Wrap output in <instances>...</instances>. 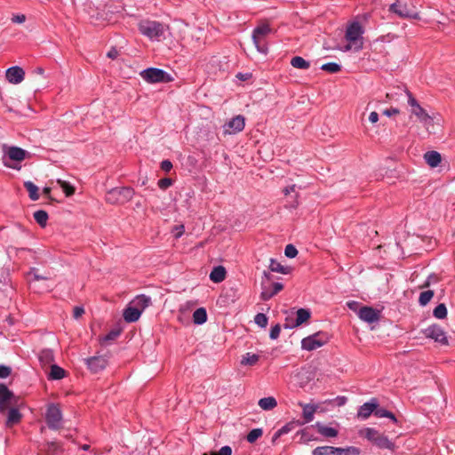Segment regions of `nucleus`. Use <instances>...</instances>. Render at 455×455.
<instances>
[{
    "instance_id": "nucleus-1",
    "label": "nucleus",
    "mask_w": 455,
    "mask_h": 455,
    "mask_svg": "<svg viewBox=\"0 0 455 455\" xmlns=\"http://www.w3.org/2000/svg\"><path fill=\"white\" fill-rule=\"evenodd\" d=\"M364 29L360 22L352 21L347 24L345 33L347 44L340 48L342 52H359L363 48Z\"/></svg>"
},
{
    "instance_id": "nucleus-2",
    "label": "nucleus",
    "mask_w": 455,
    "mask_h": 455,
    "mask_svg": "<svg viewBox=\"0 0 455 455\" xmlns=\"http://www.w3.org/2000/svg\"><path fill=\"white\" fill-rule=\"evenodd\" d=\"M32 154L16 146H3V162L11 169L20 170L21 162L31 158Z\"/></svg>"
},
{
    "instance_id": "nucleus-3",
    "label": "nucleus",
    "mask_w": 455,
    "mask_h": 455,
    "mask_svg": "<svg viewBox=\"0 0 455 455\" xmlns=\"http://www.w3.org/2000/svg\"><path fill=\"white\" fill-rule=\"evenodd\" d=\"M138 28L143 36L156 41H160L165 32L164 25L156 20H141L139 22Z\"/></svg>"
},
{
    "instance_id": "nucleus-4",
    "label": "nucleus",
    "mask_w": 455,
    "mask_h": 455,
    "mask_svg": "<svg viewBox=\"0 0 455 455\" xmlns=\"http://www.w3.org/2000/svg\"><path fill=\"white\" fill-rule=\"evenodd\" d=\"M360 435L365 437L368 441L380 449L394 451L395 443L388 437L372 427H365L360 431Z\"/></svg>"
},
{
    "instance_id": "nucleus-5",
    "label": "nucleus",
    "mask_w": 455,
    "mask_h": 455,
    "mask_svg": "<svg viewBox=\"0 0 455 455\" xmlns=\"http://www.w3.org/2000/svg\"><path fill=\"white\" fill-rule=\"evenodd\" d=\"M408 95V104L411 107V115L415 116L422 125L429 132H432L431 127L434 124V116H430L411 95V92H406Z\"/></svg>"
},
{
    "instance_id": "nucleus-6",
    "label": "nucleus",
    "mask_w": 455,
    "mask_h": 455,
    "mask_svg": "<svg viewBox=\"0 0 455 455\" xmlns=\"http://www.w3.org/2000/svg\"><path fill=\"white\" fill-rule=\"evenodd\" d=\"M271 32L272 29L267 23H261L253 29L252 41L259 52L267 54V45L266 38Z\"/></svg>"
},
{
    "instance_id": "nucleus-7",
    "label": "nucleus",
    "mask_w": 455,
    "mask_h": 455,
    "mask_svg": "<svg viewBox=\"0 0 455 455\" xmlns=\"http://www.w3.org/2000/svg\"><path fill=\"white\" fill-rule=\"evenodd\" d=\"M329 341V335L324 331H318L301 340V348L307 351L315 350Z\"/></svg>"
},
{
    "instance_id": "nucleus-8",
    "label": "nucleus",
    "mask_w": 455,
    "mask_h": 455,
    "mask_svg": "<svg viewBox=\"0 0 455 455\" xmlns=\"http://www.w3.org/2000/svg\"><path fill=\"white\" fill-rule=\"evenodd\" d=\"M140 76L148 83H163L172 81L171 76L163 69L149 68L140 72Z\"/></svg>"
},
{
    "instance_id": "nucleus-9",
    "label": "nucleus",
    "mask_w": 455,
    "mask_h": 455,
    "mask_svg": "<svg viewBox=\"0 0 455 455\" xmlns=\"http://www.w3.org/2000/svg\"><path fill=\"white\" fill-rule=\"evenodd\" d=\"M133 196V190L128 187L116 188L109 191L107 201L110 204H124Z\"/></svg>"
},
{
    "instance_id": "nucleus-10",
    "label": "nucleus",
    "mask_w": 455,
    "mask_h": 455,
    "mask_svg": "<svg viewBox=\"0 0 455 455\" xmlns=\"http://www.w3.org/2000/svg\"><path fill=\"white\" fill-rule=\"evenodd\" d=\"M45 419L49 428L59 429L62 422V413L57 404L51 403L46 410Z\"/></svg>"
},
{
    "instance_id": "nucleus-11",
    "label": "nucleus",
    "mask_w": 455,
    "mask_h": 455,
    "mask_svg": "<svg viewBox=\"0 0 455 455\" xmlns=\"http://www.w3.org/2000/svg\"><path fill=\"white\" fill-rule=\"evenodd\" d=\"M422 333L426 338L434 339L435 342L446 346L449 344L448 338L444 330L438 324H431L427 328L422 330Z\"/></svg>"
},
{
    "instance_id": "nucleus-12",
    "label": "nucleus",
    "mask_w": 455,
    "mask_h": 455,
    "mask_svg": "<svg viewBox=\"0 0 455 455\" xmlns=\"http://www.w3.org/2000/svg\"><path fill=\"white\" fill-rule=\"evenodd\" d=\"M244 117L241 115H238L231 118L223 125V132L225 134H235L237 132H242L244 128Z\"/></svg>"
},
{
    "instance_id": "nucleus-13",
    "label": "nucleus",
    "mask_w": 455,
    "mask_h": 455,
    "mask_svg": "<svg viewBox=\"0 0 455 455\" xmlns=\"http://www.w3.org/2000/svg\"><path fill=\"white\" fill-rule=\"evenodd\" d=\"M390 10L401 18H409L414 20L419 18V13L414 8L408 7L406 4H403L399 2L391 4Z\"/></svg>"
},
{
    "instance_id": "nucleus-14",
    "label": "nucleus",
    "mask_w": 455,
    "mask_h": 455,
    "mask_svg": "<svg viewBox=\"0 0 455 455\" xmlns=\"http://www.w3.org/2000/svg\"><path fill=\"white\" fill-rule=\"evenodd\" d=\"M357 315L361 320L368 323H373L379 320L380 311L371 307L364 306L359 309Z\"/></svg>"
},
{
    "instance_id": "nucleus-15",
    "label": "nucleus",
    "mask_w": 455,
    "mask_h": 455,
    "mask_svg": "<svg viewBox=\"0 0 455 455\" xmlns=\"http://www.w3.org/2000/svg\"><path fill=\"white\" fill-rule=\"evenodd\" d=\"M310 311L305 308H299L296 312V319L294 321L291 319H286V322L284 323L285 329H292L295 327L299 326L306 321H307L310 318Z\"/></svg>"
},
{
    "instance_id": "nucleus-16",
    "label": "nucleus",
    "mask_w": 455,
    "mask_h": 455,
    "mask_svg": "<svg viewBox=\"0 0 455 455\" xmlns=\"http://www.w3.org/2000/svg\"><path fill=\"white\" fill-rule=\"evenodd\" d=\"M85 363L92 372L97 373L106 368L108 360L104 355H96L85 359Z\"/></svg>"
},
{
    "instance_id": "nucleus-17",
    "label": "nucleus",
    "mask_w": 455,
    "mask_h": 455,
    "mask_svg": "<svg viewBox=\"0 0 455 455\" xmlns=\"http://www.w3.org/2000/svg\"><path fill=\"white\" fill-rule=\"evenodd\" d=\"M5 76L9 83L18 84L24 80L25 72L20 67L14 66L6 70Z\"/></svg>"
},
{
    "instance_id": "nucleus-18",
    "label": "nucleus",
    "mask_w": 455,
    "mask_h": 455,
    "mask_svg": "<svg viewBox=\"0 0 455 455\" xmlns=\"http://www.w3.org/2000/svg\"><path fill=\"white\" fill-rule=\"evenodd\" d=\"M378 406L379 403L377 399H371L369 402L364 403L363 405L359 407L357 411V417L362 419H367L371 415V413L375 411Z\"/></svg>"
},
{
    "instance_id": "nucleus-19",
    "label": "nucleus",
    "mask_w": 455,
    "mask_h": 455,
    "mask_svg": "<svg viewBox=\"0 0 455 455\" xmlns=\"http://www.w3.org/2000/svg\"><path fill=\"white\" fill-rule=\"evenodd\" d=\"M424 160L426 163L431 167L435 168L441 164L442 167H446L443 164L445 159H443L441 154L437 151H427L424 154Z\"/></svg>"
},
{
    "instance_id": "nucleus-20",
    "label": "nucleus",
    "mask_w": 455,
    "mask_h": 455,
    "mask_svg": "<svg viewBox=\"0 0 455 455\" xmlns=\"http://www.w3.org/2000/svg\"><path fill=\"white\" fill-rule=\"evenodd\" d=\"M283 289V285L281 283H273L269 287L263 286L260 293L262 300L267 301L277 294Z\"/></svg>"
},
{
    "instance_id": "nucleus-21",
    "label": "nucleus",
    "mask_w": 455,
    "mask_h": 455,
    "mask_svg": "<svg viewBox=\"0 0 455 455\" xmlns=\"http://www.w3.org/2000/svg\"><path fill=\"white\" fill-rule=\"evenodd\" d=\"M12 393L4 384H0V412H4L11 403Z\"/></svg>"
},
{
    "instance_id": "nucleus-22",
    "label": "nucleus",
    "mask_w": 455,
    "mask_h": 455,
    "mask_svg": "<svg viewBox=\"0 0 455 455\" xmlns=\"http://www.w3.org/2000/svg\"><path fill=\"white\" fill-rule=\"evenodd\" d=\"M141 314L142 312L138 307L130 303L124 309L123 316L125 322L134 323L140 319Z\"/></svg>"
},
{
    "instance_id": "nucleus-23",
    "label": "nucleus",
    "mask_w": 455,
    "mask_h": 455,
    "mask_svg": "<svg viewBox=\"0 0 455 455\" xmlns=\"http://www.w3.org/2000/svg\"><path fill=\"white\" fill-rule=\"evenodd\" d=\"M299 406L302 407V416L305 423H309L313 421L314 415L318 409V406L312 403H299Z\"/></svg>"
},
{
    "instance_id": "nucleus-24",
    "label": "nucleus",
    "mask_w": 455,
    "mask_h": 455,
    "mask_svg": "<svg viewBox=\"0 0 455 455\" xmlns=\"http://www.w3.org/2000/svg\"><path fill=\"white\" fill-rule=\"evenodd\" d=\"M227 275L226 268L223 266H217L210 273V279L215 283H220L225 280Z\"/></svg>"
},
{
    "instance_id": "nucleus-25",
    "label": "nucleus",
    "mask_w": 455,
    "mask_h": 455,
    "mask_svg": "<svg viewBox=\"0 0 455 455\" xmlns=\"http://www.w3.org/2000/svg\"><path fill=\"white\" fill-rule=\"evenodd\" d=\"M315 427H316L317 432L324 437H330V438L336 437L339 433L336 428L325 426V425L322 424L321 422H316L315 424Z\"/></svg>"
},
{
    "instance_id": "nucleus-26",
    "label": "nucleus",
    "mask_w": 455,
    "mask_h": 455,
    "mask_svg": "<svg viewBox=\"0 0 455 455\" xmlns=\"http://www.w3.org/2000/svg\"><path fill=\"white\" fill-rule=\"evenodd\" d=\"M130 303L143 312L144 309L150 305L151 298L147 295L140 294L136 296Z\"/></svg>"
},
{
    "instance_id": "nucleus-27",
    "label": "nucleus",
    "mask_w": 455,
    "mask_h": 455,
    "mask_svg": "<svg viewBox=\"0 0 455 455\" xmlns=\"http://www.w3.org/2000/svg\"><path fill=\"white\" fill-rule=\"evenodd\" d=\"M21 413L16 408H11L7 414L6 427H11L21 419Z\"/></svg>"
},
{
    "instance_id": "nucleus-28",
    "label": "nucleus",
    "mask_w": 455,
    "mask_h": 455,
    "mask_svg": "<svg viewBox=\"0 0 455 455\" xmlns=\"http://www.w3.org/2000/svg\"><path fill=\"white\" fill-rule=\"evenodd\" d=\"M258 404L263 411H271L277 406V401L273 396H267L259 399Z\"/></svg>"
},
{
    "instance_id": "nucleus-29",
    "label": "nucleus",
    "mask_w": 455,
    "mask_h": 455,
    "mask_svg": "<svg viewBox=\"0 0 455 455\" xmlns=\"http://www.w3.org/2000/svg\"><path fill=\"white\" fill-rule=\"evenodd\" d=\"M313 455H338L337 447L318 446L313 450Z\"/></svg>"
},
{
    "instance_id": "nucleus-30",
    "label": "nucleus",
    "mask_w": 455,
    "mask_h": 455,
    "mask_svg": "<svg viewBox=\"0 0 455 455\" xmlns=\"http://www.w3.org/2000/svg\"><path fill=\"white\" fill-rule=\"evenodd\" d=\"M207 321V313L205 308L199 307L193 313V322L196 324H203Z\"/></svg>"
},
{
    "instance_id": "nucleus-31",
    "label": "nucleus",
    "mask_w": 455,
    "mask_h": 455,
    "mask_svg": "<svg viewBox=\"0 0 455 455\" xmlns=\"http://www.w3.org/2000/svg\"><path fill=\"white\" fill-rule=\"evenodd\" d=\"M26 189L28 192L29 198L32 201H36L39 199L38 188L31 181H26L24 183Z\"/></svg>"
},
{
    "instance_id": "nucleus-32",
    "label": "nucleus",
    "mask_w": 455,
    "mask_h": 455,
    "mask_svg": "<svg viewBox=\"0 0 455 455\" xmlns=\"http://www.w3.org/2000/svg\"><path fill=\"white\" fill-rule=\"evenodd\" d=\"M291 65L299 69H307L310 67V63L299 56L293 57Z\"/></svg>"
},
{
    "instance_id": "nucleus-33",
    "label": "nucleus",
    "mask_w": 455,
    "mask_h": 455,
    "mask_svg": "<svg viewBox=\"0 0 455 455\" xmlns=\"http://www.w3.org/2000/svg\"><path fill=\"white\" fill-rule=\"evenodd\" d=\"M269 268L272 272H276L284 275L289 273V268L287 267H283L280 262H278L275 259H270Z\"/></svg>"
},
{
    "instance_id": "nucleus-34",
    "label": "nucleus",
    "mask_w": 455,
    "mask_h": 455,
    "mask_svg": "<svg viewBox=\"0 0 455 455\" xmlns=\"http://www.w3.org/2000/svg\"><path fill=\"white\" fill-rule=\"evenodd\" d=\"M65 377V371L58 366L57 364H52L51 366V371L49 374V379H61Z\"/></svg>"
},
{
    "instance_id": "nucleus-35",
    "label": "nucleus",
    "mask_w": 455,
    "mask_h": 455,
    "mask_svg": "<svg viewBox=\"0 0 455 455\" xmlns=\"http://www.w3.org/2000/svg\"><path fill=\"white\" fill-rule=\"evenodd\" d=\"M259 360V356L256 354L251 353H246L244 355H243V358L241 360V364L243 365H255Z\"/></svg>"
},
{
    "instance_id": "nucleus-36",
    "label": "nucleus",
    "mask_w": 455,
    "mask_h": 455,
    "mask_svg": "<svg viewBox=\"0 0 455 455\" xmlns=\"http://www.w3.org/2000/svg\"><path fill=\"white\" fill-rule=\"evenodd\" d=\"M39 360L43 364H48L54 360L53 352L52 349H44L39 354Z\"/></svg>"
},
{
    "instance_id": "nucleus-37",
    "label": "nucleus",
    "mask_w": 455,
    "mask_h": 455,
    "mask_svg": "<svg viewBox=\"0 0 455 455\" xmlns=\"http://www.w3.org/2000/svg\"><path fill=\"white\" fill-rule=\"evenodd\" d=\"M35 220L41 226L45 227L48 220V213L45 211L38 210L34 212Z\"/></svg>"
},
{
    "instance_id": "nucleus-38",
    "label": "nucleus",
    "mask_w": 455,
    "mask_h": 455,
    "mask_svg": "<svg viewBox=\"0 0 455 455\" xmlns=\"http://www.w3.org/2000/svg\"><path fill=\"white\" fill-rule=\"evenodd\" d=\"M338 455H359L361 451L355 446H347L345 448L337 447Z\"/></svg>"
},
{
    "instance_id": "nucleus-39",
    "label": "nucleus",
    "mask_w": 455,
    "mask_h": 455,
    "mask_svg": "<svg viewBox=\"0 0 455 455\" xmlns=\"http://www.w3.org/2000/svg\"><path fill=\"white\" fill-rule=\"evenodd\" d=\"M433 315L437 319H444L447 316V307L443 303L436 306L433 311Z\"/></svg>"
},
{
    "instance_id": "nucleus-40",
    "label": "nucleus",
    "mask_w": 455,
    "mask_h": 455,
    "mask_svg": "<svg viewBox=\"0 0 455 455\" xmlns=\"http://www.w3.org/2000/svg\"><path fill=\"white\" fill-rule=\"evenodd\" d=\"M434 291L431 290H427L425 291H422L419 298V303L420 306H426L433 298Z\"/></svg>"
},
{
    "instance_id": "nucleus-41",
    "label": "nucleus",
    "mask_w": 455,
    "mask_h": 455,
    "mask_svg": "<svg viewBox=\"0 0 455 455\" xmlns=\"http://www.w3.org/2000/svg\"><path fill=\"white\" fill-rule=\"evenodd\" d=\"M262 434L263 431L261 428H254L248 433L246 440L250 443H253L262 435Z\"/></svg>"
},
{
    "instance_id": "nucleus-42",
    "label": "nucleus",
    "mask_w": 455,
    "mask_h": 455,
    "mask_svg": "<svg viewBox=\"0 0 455 455\" xmlns=\"http://www.w3.org/2000/svg\"><path fill=\"white\" fill-rule=\"evenodd\" d=\"M58 184L60 186L67 196H70L75 193V188L69 182L58 180Z\"/></svg>"
},
{
    "instance_id": "nucleus-43",
    "label": "nucleus",
    "mask_w": 455,
    "mask_h": 455,
    "mask_svg": "<svg viewBox=\"0 0 455 455\" xmlns=\"http://www.w3.org/2000/svg\"><path fill=\"white\" fill-rule=\"evenodd\" d=\"M340 66L335 62H329L322 65L321 69L329 73H337L340 70Z\"/></svg>"
},
{
    "instance_id": "nucleus-44",
    "label": "nucleus",
    "mask_w": 455,
    "mask_h": 455,
    "mask_svg": "<svg viewBox=\"0 0 455 455\" xmlns=\"http://www.w3.org/2000/svg\"><path fill=\"white\" fill-rule=\"evenodd\" d=\"M119 335V330H112L100 339V342L103 344H107L108 342L116 339Z\"/></svg>"
},
{
    "instance_id": "nucleus-45",
    "label": "nucleus",
    "mask_w": 455,
    "mask_h": 455,
    "mask_svg": "<svg viewBox=\"0 0 455 455\" xmlns=\"http://www.w3.org/2000/svg\"><path fill=\"white\" fill-rule=\"evenodd\" d=\"M254 322L259 327L265 328L267 325L268 319L265 314L258 313L254 317Z\"/></svg>"
},
{
    "instance_id": "nucleus-46",
    "label": "nucleus",
    "mask_w": 455,
    "mask_h": 455,
    "mask_svg": "<svg viewBox=\"0 0 455 455\" xmlns=\"http://www.w3.org/2000/svg\"><path fill=\"white\" fill-rule=\"evenodd\" d=\"M284 254L286 257L292 259L298 255V250L292 244H288L285 246Z\"/></svg>"
},
{
    "instance_id": "nucleus-47",
    "label": "nucleus",
    "mask_w": 455,
    "mask_h": 455,
    "mask_svg": "<svg viewBox=\"0 0 455 455\" xmlns=\"http://www.w3.org/2000/svg\"><path fill=\"white\" fill-rule=\"evenodd\" d=\"M184 232H185V228L183 225H177V226L173 227L172 229V234L174 236V238H176V239H179L180 237H181V235L184 234Z\"/></svg>"
},
{
    "instance_id": "nucleus-48",
    "label": "nucleus",
    "mask_w": 455,
    "mask_h": 455,
    "mask_svg": "<svg viewBox=\"0 0 455 455\" xmlns=\"http://www.w3.org/2000/svg\"><path fill=\"white\" fill-rule=\"evenodd\" d=\"M291 430V424H286L285 426L282 427L280 429H278L274 437L275 438H277V437H280L285 434H288L290 431Z\"/></svg>"
},
{
    "instance_id": "nucleus-49",
    "label": "nucleus",
    "mask_w": 455,
    "mask_h": 455,
    "mask_svg": "<svg viewBox=\"0 0 455 455\" xmlns=\"http://www.w3.org/2000/svg\"><path fill=\"white\" fill-rule=\"evenodd\" d=\"M281 332V326L280 324H275L273 326L270 330L269 337L271 339H276Z\"/></svg>"
},
{
    "instance_id": "nucleus-50",
    "label": "nucleus",
    "mask_w": 455,
    "mask_h": 455,
    "mask_svg": "<svg viewBox=\"0 0 455 455\" xmlns=\"http://www.w3.org/2000/svg\"><path fill=\"white\" fill-rule=\"evenodd\" d=\"M172 184V180L169 178L161 179L158 181V186L161 189H166Z\"/></svg>"
},
{
    "instance_id": "nucleus-51",
    "label": "nucleus",
    "mask_w": 455,
    "mask_h": 455,
    "mask_svg": "<svg viewBox=\"0 0 455 455\" xmlns=\"http://www.w3.org/2000/svg\"><path fill=\"white\" fill-rule=\"evenodd\" d=\"M347 307L352 310V311H355V312H357L359 311V309L361 307H360V303L358 301H355V300H349L347 302Z\"/></svg>"
},
{
    "instance_id": "nucleus-52",
    "label": "nucleus",
    "mask_w": 455,
    "mask_h": 455,
    "mask_svg": "<svg viewBox=\"0 0 455 455\" xmlns=\"http://www.w3.org/2000/svg\"><path fill=\"white\" fill-rule=\"evenodd\" d=\"M11 374V368L5 365H0V378H7Z\"/></svg>"
},
{
    "instance_id": "nucleus-53",
    "label": "nucleus",
    "mask_w": 455,
    "mask_h": 455,
    "mask_svg": "<svg viewBox=\"0 0 455 455\" xmlns=\"http://www.w3.org/2000/svg\"><path fill=\"white\" fill-rule=\"evenodd\" d=\"M388 411L387 410L384 409V408H378L375 410L374 411V414L376 417L378 418H386V416L388 415Z\"/></svg>"
},
{
    "instance_id": "nucleus-54",
    "label": "nucleus",
    "mask_w": 455,
    "mask_h": 455,
    "mask_svg": "<svg viewBox=\"0 0 455 455\" xmlns=\"http://www.w3.org/2000/svg\"><path fill=\"white\" fill-rule=\"evenodd\" d=\"M25 20H26V16L24 14H16V15H13L12 18V21L14 23H18V24H21V23L25 22Z\"/></svg>"
},
{
    "instance_id": "nucleus-55",
    "label": "nucleus",
    "mask_w": 455,
    "mask_h": 455,
    "mask_svg": "<svg viewBox=\"0 0 455 455\" xmlns=\"http://www.w3.org/2000/svg\"><path fill=\"white\" fill-rule=\"evenodd\" d=\"M232 454V449L228 445H225L220 448L219 452L216 455H231Z\"/></svg>"
},
{
    "instance_id": "nucleus-56",
    "label": "nucleus",
    "mask_w": 455,
    "mask_h": 455,
    "mask_svg": "<svg viewBox=\"0 0 455 455\" xmlns=\"http://www.w3.org/2000/svg\"><path fill=\"white\" fill-rule=\"evenodd\" d=\"M383 114L390 117L392 116L399 114V109L395 108H387L383 111Z\"/></svg>"
},
{
    "instance_id": "nucleus-57",
    "label": "nucleus",
    "mask_w": 455,
    "mask_h": 455,
    "mask_svg": "<svg viewBox=\"0 0 455 455\" xmlns=\"http://www.w3.org/2000/svg\"><path fill=\"white\" fill-rule=\"evenodd\" d=\"M84 313V309L83 307H76L73 311V315L76 319L82 316V315Z\"/></svg>"
},
{
    "instance_id": "nucleus-58",
    "label": "nucleus",
    "mask_w": 455,
    "mask_h": 455,
    "mask_svg": "<svg viewBox=\"0 0 455 455\" xmlns=\"http://www.w3.org/2000/svg\"><path fill=\"white\" fill-rule=\"evenodd\" d=\"M37 271L38 270L36 268H35V267L30 270V274H33L35 280L39 281V280H46V279H48L46 276H43V275H39L37 273Z\"/></svg>"
},
{
    "instance_id": "nucleus-59",
    "label": "nucleus",
    "mask_w": 455,
    "mask_h": 455,
    "mask_svg": "<svg viewBox=\"0 0 455 455\" xmlns=\"http://www.w3.org/2000/svg\"><path fill=\"white\" fill-rule=\"evenodd\" d=\"M161 168L163 171H170L172 168V164L169 160H164L161 163Z\"/></svg>"
},
{
    "instance_id": "nucleus-60",
    "label": "nucleus",
    "mask_w": 455,
    "mask_h": 455,
    "mask_svg": "<svg viewBox=\"0 0 455 455\" xmlns=\"http://www.w3.org/2000/svg\"><path fill=\"white\" fill-rule=\"evenodd\" d=\"M369 121L372 124H376L379 121V114L375 111L371 112Z\"/></svg>"
},
{
    "instance_id": "nucleus-61",
    "label": "nucleus",
    "mask_w": 455,
    "mask_h": 455,
    "mask_svg": "<svg viewBox=\"0 0 455 455\" xmlns=\"http://www.w3.org/2000/svg\"><path fill=\"white\" fill-rule=\"evenodd\" d=\"M108 57L110 58V59H116L117 56H118V51L116 50V49H111L108 52Z\"/></svg>"
},
{
    "instance_id": "nucleus-62",
    "label": "nucleus",
    "mask_w": 455,
    "mask_h": 455,
    "mask_svg": "<svg viewBox=\"0 0 455 455\" xmlns=\"http://www.w3.org/2000/svg\"><path fill=\"white\" fill-rule=\"evenodd\" d=\"M295 188L296 186L295 185H291V186H289V187H286L284 189H283V193L285 196H288L290 195L291 192H294L295 191Z\"/></svg>"
},
{
    "instance_id": "nucleus-63",
    "label": "nucleus",
    "mask_w": 455,
    "mask_h": 455,
    "mask_svg": "<svg viewBox=\"0 0 455 455\" xmlns=\"http://www.w3.org/2000/svg\"><path fill=\"white\" fill-rule=\"evenodd\" d=\"M336 400L339 406L344 405L347 403V398L345 396H338Z\"/></svg>"
},
{
    "instance_id": "nucleus-64",
    "label": "nucleus",
    "mask_w": 455,
    "mask_h": 455,
    "mask_svg": "<svg viewBox=\"0 0 455 455\" xmlns=\"http://www.w3.org/2000/svg\"><path fill=\"white\" fill-rule=\"evenodd\" d=\"M386 418H388L392 421L396 422V418H395V416L391 411H388V415L386 416Z\"/></svg>"
}]
</instances>
